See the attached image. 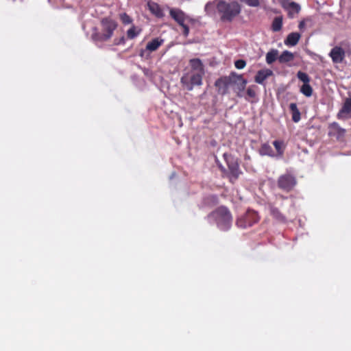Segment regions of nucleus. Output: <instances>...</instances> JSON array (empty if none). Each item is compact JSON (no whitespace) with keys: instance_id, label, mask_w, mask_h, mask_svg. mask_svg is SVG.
<instances>
[{"instance_id":"393cba45","label":"nucleus","mask_w":351,"mask_h":351,"mask_svg":"<svg viewBox=\"0 0 351 351\" xmlns=\"http://www.w3.org/2000/svg\"><path fill=\"white\" fill-rule=\"evenodd\" d=\"M270 213L276 219L280 221H285V217L281 214L277 208L271 206Z\"/></svg>"},{"instance_id":"c756f323","label":"nucleus","mask_w":351,"mask_h":351,"mask_svg":"<svg viewBox=\"0 0 351 351\" xmlns=\"http://www.w3.org/2000/svg\"><path fill=\"white\" fill-rule=\"evenodd\" d=\"M250 7H258L260 5V0H240Z\"/></svg>"},{"instance_id":"6e6552de","label":"nucleus","mask_w":351,"mask_h":351,"mask_svg":"<svg viewBox=\"0 0 351 351\" xmlns=\"http://www.w3.org/2000/svg\"><path fill=\"white\" fill-rule=\"evenodd\" d=\"M296 184V179L291 174H284L279 177L278 180V186L280 189L285 191H291Z\"/></svg>"},{"instance_id":"9d476101","label":"nucleus","mask_w":351,"mask_h":351,"mask_svg":"<svg viewBox=\"0 0 351 351\" xmlns=\"http://www.w3.org/2000/svg\"><path fill=\"white\" fill-rule=\"evenodd\" d=\"M282 7L288 12L289 18H293L295 14H298L301 10L300 5L293 1L289 2L288 0L281 1Z\"/></svg>"},{"instance_id":"6ab92c4d","label":"nucleus","mask_w":351,"mask_h":351,"mask_svg":"<svg viewBox=\"0 0 351 351\" xmlns=\"http://www.w3.org/2000/svg\"><path fill=\"white\" fill-rule=\"evenodd\" d=\"M278 51L276 49H272L267 53L265 61L267 64H271L277 59L278 60Z\"/></svg>"},{"instance_id":"bb28decb","label":"nucleus","mask_w":351,"mask_h":351,"mask_svg":"<svg viewBox=\"0 0 351 351\" xmlns=\"http://www.w3.org/2000/svg\"><path fill=\"white\" fill-rule=\"evenodd\" d=\"M140 32L141 29H137L133 25L127 31V36L129 39H134L140 34Z\"/></svg>"},{"instance_id":"c85d7f7f","label":"nucleus","mask_w":351,"mask_h":351,"mask_svg":"<svg viewBox=\"0 0 351 351\" xmlns=\"http://www.w3.org/2000/svg\"><path fill=\"white\" fill-rule=\"evenodd\" d=\"M298 78L304 82V84H308L310 82L309 76L304 72L298 71L297 73Z\"/></svg>"},{"instance_id":"473e14b6","label":"nucleus","mask_w":351,"mask_h":351,"mask_svg":"<svg viewBox=\"0 0 351 351\" xmlns=\"http://www.w3.org/2000/svg\"><path fill=\"white\" fill-rule=\"evenodd\" d=\"M246 65V62L243 60H237L234 62V66L238 69H243Z\"/></svg>"},{"instance_id":"0eeeda50","label":"nucleus","mask_w":351,"mask_h":351,"mask_svg":"<svg viewBox=\"0 0 351 351\" xmlns=\"http://www.w3.org/2000/svg\"><path fill=\"white\" fill-rule=\"evenodd\" d=\"M204 73H193L189 79L186 76L181 78V83L189 91L192 90L195 86H201L202 84V77Z\"/></svg>"},{"instance_id":"cd10ccee","label":"nucleus","mask_w":351,"mask_h":351,"mask_svg":"<svg viewBox=\"0 0 351 351\" xmlns=\"http://www.w3.org/2000/svg\"><path fill=\"white\" fill-rule=\"evenodd\" d=\"M273 145L277 151L278 155L280 157H281L282 156L283 152H284L283 148H282L283 142L281 141H274L273 142Z\"/></svg>"},{"instance_id":"7ed1b4c3","label":"nucleus","mask_w":351,"mask_h":351,"mask_svg":"<svg viewBox=\"0 0 351 351\" xmlns=\"http://www.w3.org/2000/svg\"><path fill=\"white\" fill-rule=\"evenodd\" d=\"M102 26V33L97 32L94 28L95 32L92 34V39L95 42H104L108 40L113 35L114 31L117 27V23L112 19L104 18L101 21Z\"/></svg>"},{"instance_id":"dca6fc26","label":"nucleus","mask_w":351,"mask_h":351,"mask_svg":"<svg viewBox=\"0 0 351 351\" xmlns=\"http://www.w3.org/2000/svg\"><path fill=\"white\" fill-rule=\"evenodd\" d=\"M147 7L149 11L158 18H162L164 16V13L160 8V5L154 1H149L147 3Z\"/></svg>"},{"instance_id":"2eb2a0df","label":"nucleus","mask_w":351,"mask_h":351,"mask_svg":"<svg viewBox=\"0 0 351 351\" xmlns=\"http://www.w3.org/2000/svg\"><path fill=\"white\" fill-rule=\"evenodd\" d=\"M189 64L192 71L195 73H204V66L202 60L199 58H193L189 60Z\"/></svg>"},{"instance_id":"f8f14e48","label":"nucleus","mask_w":351,"mask_h":351,"mask_svg":"<svg viewBox=\"0 0 351 351\" xmlns=\"http://www.w3.org/2000/svg\"><path fill=\"white\" fill-rule=\"evenodd\" d=\"M346 130L341 128L336 122H333L329 125L328 135L330 136L339 139L344 136Z\"/></svg>"},{"instance_id":"4be33fe9","label":"nucleus","mask_w":351,"mask_h":351,"mask_svg":"<svg viewBox=\"0 0 351 351\" xmlns=\"http://www.w3.org/2000/svg\"><path fill=\"white\" fill-rule=\"evenodd\" d=\"M293 53L289 51H284L280 56L278 57V61L280 63H287L293 60Z\"/></svg>"},{"instance_id":"4468645a","label":"nucleus","mask_w":351,"mask_h":351,"mask_svg":"<svg viewBox=\"0 0 351 351\" xmlns=\"http://www.w3.org/2000/svg\"><path fill=\"white\" fill-rule=\"evenodd\" d=\"M258 86L256 85L249 86L246 90L243 98L251 103L254 102V99L256 98Z\"/></svg>"},{"instance_id":"f257e3e1","label":"nucleus","mask_w":351,"mask_h":351,"mask_svg":"<svg viewBox=\"0 0 351 351\" xmlns=\"http://www.w3.org/2000/svg\"><path fill=\"white\" fill-rule=\"evenodd\" d=\"M208 221L210 224L215 223L221 231H227L232 226V217L230 210L221 206L212 212L207 217Z\"/></svg>"},{"instance_id":"20e7f679","label":"nucleus","mask_w":351,"mask_h":351,"mask_svg":"<svg viewBox=\"0 0 351 351\" xmlns=\"http://www.w3.org/2000/svg\"><path fill=\"white\" fill-rule=\"evenodd\" d=\"M223 156L228 167L226 176L229 178L230 182H234L241 173L237 160L228 153H224Z\"/></svg>"},{"instance_id":"ddd939ff","label":"nucleus","mask_w":351,"mask_h":351,"mask_svg":"<svg viewBox=\"0 0 351 351\" xmlns=\"http://www.w3.org/2000/svg\"><path fill=\"white\" fill-rule=\"evenodd\" d=\"M351 113V98H346L341 109L337 114L339 119L348 118L350 117Z\"/></svg>"},{"instance_id":"a878e982","label":"nucleus","mask_w":351,"mask_h":351,"mask_svg":"<svg viewBox=\"0 0 351 351\" xmlns=\"http://www.w3.org/2000/svg\"><path fill=\"white\" fill-rule=\"evenodd\" d=\"M300 92L306 97H311L313 94V88L308 84H304L300 88Z\"/></svg>"},{"instance_id":"9b49d317","label":"nucleus","mask_w":351,"mask_h":351,"mask_svg":"<svg viewBox=\"0 0 351 351\" xmlns=\"http://www.w3.org/2000/svg\"><path fill=\"white\" fill-rule=\"evenodd\" d=\"M273 75V71L269 69H264L258 71L255 77L254 81L256 83L265 86V81Z\"/></svg>"},{"instance_id":"4c0bfd02","label":"nucleus","mask_w":351,"mask_h":351,"mask_svg":"<svg viewBox=\"0 0 351 351\" xmlns=\"http://www.w3.org/2000/svg\"><path fill=\"white\" fill-rule=\"evenodd\" d=\"M218 83H219V81H217V82H215V85H216V86H217V85H218Z\"/></svg>"},{"instance_id":"2f4dec72","label":"nucleus","mask_w":351,"mask_h":351,"mask_svg":"<svg viewBox=\"0 0 351 351\" xmlns=\"http://www.w3.org/2000/svg\"><path fill=\"white\" fill-rule=\"evenodd\" d=\"M122 23L125 25L130 24L132 22L131 17L125 13L121 15Z\"/></svg>"},{"instance_id":"72a5a7b5","label":"nucleus","mask_w":351,"mask_h":351,"mask_svg":"<svg viewBox=\"0 0 351 351\" xmlns=\"http://www.w3.org/2000/svg\"><path fill=\"white\" fill-rule=\"evenodd\" d=\"M124 43H125V38H124V36H121L119 39H114V44L115 45H119L124 44Z\"/></svg>"},{"instance_id":"c9c22d12","label":"nucleus","mask_w":351,"mask_h":351,"mask_svg":"<svg viewBox=\"0 0 351 351\" xmlns=\"http://www.w3.org/2000/svg\"><path fill=\"white\" fill-rule=\"evenodd\" d=\"M218 167L221 169V171L223 173V174L225 176H226L227 170L225 169V167L221 164H219Z\"/></svg>"},{"instance_id":"1a4fd4ad","label":"nucleus","mask_w":351,"mask_h":351,"mask_svg":"<svg viewBox=\"0 0 351 351\" xmlns=\"http://www.w3.org/2000/svg\"><path fill=\"white\" fill-rule=\"evenodd\" d=\"M328 56L335 64H340L343 62L346 57L345 50L340 46L334 47L330 51Z\"/></svg>"},{"instance_id":"412c9836","label":"nucleus","mask_w":351,"mask_h":351,"mask_svg":"<svg viewBox=\"0 0 351 351\" xmlns=\"http://www.w3.org/2000/svg\"><path fill=\"white\" fill-rule=\"evenodd\" d=\"M289 109L292 112V120L295 123L300 121L301 119V114L298 108L297 104L295 103H291L289 104Z\"/></svg>"},{"instance_id":"a211bd4d","label":"nucleus","mask_w":351,"mask_h":351,"mask_svg":"<svg viewBox=\"0 0 351 351\" xmlns=\"http://www.w3.org/2000/svg\"><path fill=\"white\" fill-rule=\"evenodd\" d=\"M259 154L261 156H268L270 157L276 156V154H275L271 146L267 143H264L261 145V147L259 149Z\"/></svg>"},{"instance_id":"39448f33","label":"nucleus","mask_w":351,"mask_h":351,"mask_svg":"<svg viewBox=\"0 0 351 351\" xmlns=\"http://www.w3.org/2000/svg\"><path fill=\"white\" fill-rule=\"evenodd\" d=\"M170 16L183 28V34L187 36L189 34V28L184 23L185 21L189 17L180 9L172 8L169 11Z\"/></svg>"},{"instance_id":"f3484780","label":"nucleus","mask_w":351,"mask_h":351,"mask_svg":"<svg viewBox=\"0 0 351 351\" xmlns=\"http://www.w3.org/2000/svg\"><path fill=\"white\" fill-rule=\"evenodd\" d=\"M301 35L298 32L290 33L285 40V44L287 46H295L298 44Z\"/></svg>"},{"instance_id":"f03ea898","label":"nucleus","mask_w":351,"mask_h":351,"mask_svg":"<svg viewBox=\"0 0 351 351\" xmlns=\"http://www.w3.org/2000/svg\"><path fill=\"white\" fill-rule=\"evenodd\" d=\"M217 9L221 14L222 21L230 22L241 12V6L236 1L227 3L224 1H219Z\"/></svg>"},{"instance_id":"f704fd0d","label":"nucleus","mask_w":351,"mask_h":351,"mask_svg":"<svg viewBox=\"0 0 351 351\" xmlns=\"http://www.w3.org/2000/svg\"><path fill=\"white\" fill-rule=\"evenodd\" d=\"M232 75L237 77L238 83L243 82V80H247L246 79H244L241 75H237L234 73H232Z\"/></svg>"},{"instance_id":"7c9ffc66","label":"nucleus","mask_w":351,"mask_h":351,"mask_svg":"<svg viewBox=\"0 0 351 351\" xmlns=\"http://www.w3.org/2000/svg\"><path fill=\"white\" fill-rule=\"evenodd\" d=\"M312 22H313L312 19L311 17H307L299 23L298 27L300 30L303 31L305 28L306 23H312Z\"/></svg>"},{"instance_id":"aec40b11","label":"nucleus","mask_w":351,"mask_h":351,"mask_svg":"<svg viewBox=\"0 0 351 351\" xmlns=\"http://www.w3.org/2000/svg\"><path fill=\"white\" fill-rule=\"evenodd\" d=\"M164 40L158 38H154L149 42L146 45V49L149 51H156L162 43Z\"/></svg>"},{"instance_id":"e433bc0d","label":"nucleus","mask_w":351,"mask_h":351,"mask_svg":"<svg viewBox=\"0 0 351 351\" xmlns=\"http://www.w3.org/2000/svg\"><path fill=\"white\" fill-rule=\"evenodd\" d=\"M176 173L173 172L170 176V179H172L175 176Z\"/></svg>"},{"instance_id":"5701e85b","label":"nucleus","mask_w":351,"mask_h":351,"mask_svg":"<svg viewBox=\"0 0 351 351\" xmlns=\"http://www.w3.org/2000/svg\"><path fill=\"white\" fill-rule=\"evenodd\" d=\"M247 84V80H243V82L237 83V85L235 88V93L237 96L240 98H243L245 95V89L246 87V84Z\"/></svg>"},{"instance_id":"423d86ee","label":"nucleus","mask_w":351,"mask_h":351,"mask_svg":"<svg viewBox=\"0 0 351 351\" xmlns=\"http://www.w3.org/2000/svg\"><path fill=\"white\" fill-rule=\"evenodd\" d=\"M258 220V215L254 211L249 210L245 215L239 217L236 222L238 227L246 228L252 226Z\"/></svg>"},{"instance_id":"b1692460","label":"nucleus","mask_w":351,"mask_h":351,"mask_svg":"<svg viewBox=\"0 0 351 351\" xmlns=\"http://www.w3.org/2000/svg\"><path fill=\"white\" fill-rule=\"evenodd\" d=\"M282 27V16H278L276 17L271 25V29L274 32H279Z\"/></svg>"}]
</instances>
